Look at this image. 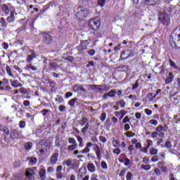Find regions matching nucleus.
Wrapping results in <instances>:
<instances>
[{"instance_id":"obj_1","label":"nucleus","mask_w":180,"mask_h":180,"mask_svg":"<svg viewBox=\"0 0 180 180\" xmlns=\"http://www.w3.org/2000/svg\"><path fill=\"white\" fill-rule=\"evenodd\" d=\"M157 11L158 16V19L160 21V23H162L164 26H168L169 23H171L170 15L171 12H172V8L165 7L162 9L161 7L158 6Z\"/></svg>"},{"instance_id":"obj_2","label":"nucleus","mask_w":180,"mask_h":180,"mask_svg":"<svg viewBox=\"0 0 180 180\" xmlns=\"http://www.w3.org/2000/svg\"><path fill=\"white\" fill-rule=\"evenodd\" d=\"M88 16V9L84 6H79L76 8V17L77 19H84Z\"/></svg>"},{"instance_id":"obj_3","label":"nucleus","mask_w":180,"mask_h":180,"mask_svg":"<svg viewBox=\"0 0 180 180\" xmlns=\"http://www.w3.org/2000/svg\"><path fill=\"white\" fill-rule=\"evenodd\" d=\"M89 27L91 29V30H98L99 27H101V21L98 19V18H91L89 20L88 22Z\"/></svg>"},{"instance_id":"obj_4","label":"nucleus","mask_w":180,"mask_h":180,"mask_svg":"<svg viewBox=\"0 0 180 180\" xmlns=\"http://www.w3.org/2000/svg\"><path fill=\"white\" fill-rule=\"evenodd\" d=\"M46 150V140L42 139L39 142L37 145V153L38 155H43L44 154V151Z\"/></svg>"},{"instance_id":"obj_5","label":"nucleus","mask_w":180,"mask_h":180,"mask_svg":"<svg viewBox=\"0 0 180 180\" xmlns=\"http://www.w3.org/2000/svg\"><path fill=\"white\" fill-rule=\"evenodd\" d=\"M86 86H87L88 89H92V91H95V89H96V92L98 94H103V89L102 87V84H100V85L88 84Z\"/></svg>"},{"instance_id":"obj_6","label":"nucleus","mask_w":180,"mask_h":180,"mask_svg":"<svg viewBox=\"0 0 180 180\" xmlns=\"http://www.w3.org/2000/svg\"><path fill=\"white\" fill-rule=\"evenodd\" d=\"M171 38L172 39V40H177V41H179L180 27L178 28V27H177L173 30V32H172V34H171Z\"/></svg>"},{"instance_id":"obj_7","label":"nucleus","mask_w":180,"mask_h":180,"mask_svg":"<svg viewBox=\"0 0 180 180\" xmlns=\"http://www.w3.org/2000/svg\"><path fill=\"white\" fill-rule=\"evenodd\" d=\"M15 9L13 7H9L6 4H3L1 6V11L5 16L9 15V13Z\"/></svg>"},{"instance_id":"obj_8","label":"nucleus","mask_w":180,"mask_h":180,"mask_svg":"<svg viewBox=\"0 0 180 180\" xmlns=\"http://www.w3.org/2000/svg\"><path fill=\"white\" fill-rule=\"evenodd\" d=\"M20 136H22V131L18 129H13L10 132V136L12 140H16V139H19Z\"/></svg>"},{"instance_id":"obj_9","label":"nucleus","mask_w":180,"mask_h":180,"mask_svg":"<svg viewBox=\"0 0 180 180\" xmlns=\"http://www.w3.org/2000/svg\"><path fill=\"white\" fill-rule=\"evenodd\" d=\"M16 15H18V13L15 12V9H13V11L10 13V15L6 18L7 22L8 23L15 22V19H16Z\"/></svg>"},{"instance_id":"obj_10","label":"nucleus","mask_w":180,"mask_h":180,"mask_svg":"<svg viewBox=\"0 0 180 180\" xmlns=\"http://www.w3.org/2000/svg\"><path fill=\"white\" fill-rule=\"evenodd\" d=\"M34 175H36V173L34 172V170H33V169L28 168L26 169L25 176L27 178H29L30 179H33L34 178Z\"/></svg>"},{"instance_id":"obj_11","label":"nucleus","mask_w":180,"mask_h":180,"mask_svg":"<svg viewBox=\"0 0 180 180\" xmlns=\"http://www.w3.org/2000/svg\"><path fill=\"white\" fill-rule=\"evenodd\" d=\"M10 82L11 86H13V88H22V86H23V84L19 83L18 80L10 79Z\"/></svg>"},{"instance_id":"obj_12","label":"nucleus","mask_w":180,"mask_h":180,"mask_svg":"<svg viewBox=\"0 0 180 180\" xmlns=\"http://www.w3.org/2000/svg\"><path fill=\"white\" fill-rule=\"evenodd\" d=\"M86 172V169L85 167H81L79 169V172L77 174V179H82V177L84 176V175H85Z\"/></svg>"},{"instance_id":"obj_13","label":"nucleus","mask_w":180,"mask_h":180,"mask_svg":"<svg viewBox=\"0 0 180 180\" xmlns=\"http://www.w3.org/2000/svg\"><path fill=\"white\" fill-rule=\"evenodd\" d=\"M89 44V40L80 41V45L78 47H80L83 49L88 50V45Z\"/></svg>"},{"instance_id":"obj_14","label":"nucleus","mask_w":180,"mask_h":180,"mask_svg":"<svg viewBox=\"0 0 180 180\" xmlns=\"http://www.w3.org/2000/svg\"><path fill=\"white\" fill-rule=\"evenodd\" d=\"M94 151L96 152L97 158L98 161H101V157H102L101 152V148H99V146L96 145L94 148Z\"/></svg>"},{"instance_id":"obj_15","label":"nucleus","mask_w":180,"mask_h":180,"mask_svg":"<svg viewBox=\"0 0 180 180\" xmlns=\"http://www.w3.org/2000/svg\"><path fill=\"white\" fill-rule=\"evenodd\" d=\"M0 27H2V29H6L8 27V23L6 22V20H5L4 18H0Z\"/></svg>"},{"instance_id":"obj_16","label":"nucleus","mask_w":180,"mask_h":180,"mask_svg":"<svg viewBox=\"0 0 180 180\" xmlns=\"http://www.w3.org/2000/svg\"><path fill=\"white\" fill-rule=\"evenodd\" d=\"M27 160L29 161V165H34L37 162V158L34 157L27 158Z\"/></svg>"},{"instance_id":"obj_17","label":"nucleus","mask_w":180,"mask_h":180,"mask_svg":"<svg viewBox=\"0 0 180 180\" xmlns=\"http://www.w3.org/2000/svg\"><path fill=\"white\" fill-rule=\"evenodd\" d=\"M36 58V55L34 53H32L31 55H28L27 57V64H32V61Z\"/></svg>"},{"instance_id":"obj_18","label":"nucleus","mask_w":180,"mask_h":180,"mask_svg":"<svg viewBox=\"0 0 180 180\" xmlns=\"http://www.w3.org/2000/svg\"><path fill=\"white\" fill-rule=\"evenodd\" d=\"M87 169L89 171V172H95L96 167L94 163H89L87 165Z\"/></svg>"},{"instance_id":"obj_19","label":"nucleus","mask_w":180,"mask_h":180,"mask_svg":"<svg viewBox=\"0 0 180 180\" xmlns=\"http://www.w3.org/2000/svg\"><path fill=\"white\" fill-rule=\"evenodd\" d=\"M58 160V153H53L51 158V164H56V162H57Z\"/></svg>"},{"instance_id":"obj_20","label":"nucleus","mask_w":180,"mask_h":180,"mask_svg":"<svg viewBox=\"0 0 180 180\" xmlns=\"http://www.w3.org/2000/svg\"><path fill=\"white\" fill-rule=\"evenodd\" d=\"M172 79H174V75L170 72H169L168 77L165 79L166 84H171V82H172Z\"/></svg>"},{"instance_id":"obj_21","label":"nucleus","mask_w":180,"mask_h":180,"mask_svg":"<svg viewBox=\"0 0 180 180\" xmlns=\"http://www.w3.org/2000/svg\"><path fill=\"white\" fill-rule=\"evenodd\" d=\"M39 176L41 179L45 180L46 179V169H40L39 170Z\"/></svg>"},{"instance_id":"obj_22","label":"nucleus","mask_w":180,"mask_h":180,"mask_svg":"<svg viewBox=\"0 0 180 180\" xmlns=\"http://www.w3.org/2000/svg\"><path fill=\"white\" fill-rule=\"evenodd\" d=\"M79 123H80L82 127L85 126L86 124V123H89L88 118L86 117H82L79 121Z\"/></svg>"},{"instance_id":"obj_23","label":"nucleus","mask_w":180,"mask_h":180,"mask_svg":"<svg viewBox=\"0 0 180 180\" xmlns=\"http://www.w3.org/2000/svg\"><path fill=\"white\" fill-rule=\"evenodd\" d=\"M175 41H178V39H170V46L171 47H172L173 49H179V47H178V46H176V43Z\"/></svg>"},{"instance_id":"obj_24","label":"nucleus","mask_w":180,"mask_h":180,"mask_svg":"<svg viewBox=\"0 0 180 180\" xmlns=\"http://www.w3.org/2000/svg\"><path fill=\"white\" fill-rule=\"evenodd\" d=\"M26 68L27 70H32V71H36L37 70V68H36V66H34L33 65H32V63H28L26 65Z\"/></svg>"},{"instance_id":"obj_25","label":"nucleus","mask_w":180,"mask_h":180,"mask_svg":"<svg viewBox=\"0 0 180 180\" xmlns=\"http://www.w3.org/2000/svg\"><path fill=\"white\" fill-rule=\"evenodd\" d=\"M78 101V98H72L70 101H68V105H70L72 108H74L75 106V102Z\"/></svg>"},{"instance_id":"obj_26","label":"nucleus","mask_w":180,"mask_h":180,"mask_svg":"<svg viewBox=\"0 0 180 180\" xmlns=\"http://www.w3.org/2000/svg\"><path fill=\"white\" fill-rule=\"evenodd\" d=\"M6 71L8 75H9V77H11L12 78H15L13 74L12 73V70H11V67L6 66Z\"/></svg>"},{"instance_id":"obj_27","label":"nucleus","mask_w":180,"mask_h":180,"mask_svg":"<svg viewBox=\"0 0 180 180\" xmlns=\"http://www.w3.org/2000/svg\"><path fill=\"white\" fill-rule=\"evenodd\" d=\"M46 44H50L53 41V37L50 34H46Z\"/></svg>"},{"instance_id":"obj_28","label":"nucleus","mask_w":180,"mask_h":180,"mask_svg":"<svg viewBox=\"0 0 180 180\" xmlns=\"http://www.w3.org/2000/svg\"><path fill=\"white\" fill-rule=\"evenodd\" d=\"M88 129H89V122L86 123L84 126V127H83L82 129V133L83 134H85V133H86V131H88Z\"/></svg>"},{"instance_id":"obj_29","label":"nucleus","mask_w":180,"mask_h":180,"mask_svg":"<svg viewBox=\"0 0 180 180\" xmlns=\"http://www.w3.org/2000/svg\"><path fill=\"white\" fill-rule=\"evenodd\" d=\"M149 153L151 155H155V154H158V150L155 149V148H151L149 150Z\"/></svg>"},{"instance_id":"obj_30","label":"nucleus","mask_w":180,"mask_h":180,"mask_svg":"<svg viewBox=\"0 0 180 180\" xmlns=\"http://www.w3.org/2000/svg\"><path fill=\"white\" fill-rule=\"evenodd\" d=\"M55 101L56 102H58V103H61V102H64V98H63V96L58 95Z\"/></svg>"},{"instance_id":"obj_31","label":"nucleus","mask_w":180,"mask_h":180,"mask_svg":"<svg viewBox=\"0 0 180 180\" xmlns=\"http://www.w3.org/2000/svg\"><path fill=\"white\" fill-rule=\"evenodd\" d=\"M81 89V85L76 84L73 86L74 92H78Z\"/></svg>"},{"instance_id":"obj_32","label":"nucleus","mask_w":180,"mask_h":180,"mask_svg":"<svg viewBox=\"0 0 180 180\" xmlns=\"http://www.w3.org/2000/svg\"><path fill=\"white\" fill-rule=\"evenodd\" d=\"M129 53H130V50H126V51H123L121 53V58H124V56H129Z\"/></svg>"},{"instance_id":"obj_33","label":"nucleus","mask_w":180,"mask_h":180,"mask_svg":"<svg viewBox=\"0 0 180 180\" xmlns=\"http://www.w3.org/2000/svg\"><path fill=\"white\" fill-rule=\"evenodd\" d=\"M25 147L27 150H31L33 147V143L32 142H27L25 143Z\"/></svg>"},{"instance_id":"obj_34","label":"nucleus","mask_w":180,"mask_h":180,"mask_svg":"<svg viewBox=\"0 0 180 180\" xmlns=\"http://www.w3.org/2000/svg\"><path fill=\"white\" fill-rule=\"evenodd\" d=\"M63 164H65L67 165V167H71V165L72 164V161L71 160V159H68L66 160H65Z\"/></svg>"},{"instance_id":"obj_35","label":"nucleus","mask_w":180,"mask_h":180,"mask_svg":"<svg viewBox=\"0 0 180 180\" xmlns=\"http://www.w3.org/2000/svg\"><path fill=\"white\" fill-rule=\"evenodd\" d=\"M110 98H113L116 95V91L110 90L108 93H107Z\"/></svg>"},{"instance_id":"obj_36","label":"nucleus","mask_w":180,"mask_h":180,"mask_svg":"<svg viewBox=\"0 0 180 180\" xmlns=\"http://www.w3.org/2000/svg\"><path fill=\"white\" fill-rule=\"evenodd\" d=\"M112 146L114 147H120V143H119V141H117V140H116L115 138H113Z\"/></svg>"},{"instance_id":"obj_37","label":"nucleus","mask_w":180,"mask_h":180,"mask_svg":"<svg viewBox=\"0 0 180 180\" xmlns=\"http://www.w3.org/2000/svg\"><path fill=\"white\" fill-rule=\"evenodd\" d=\"M141 168L145 171H150V169H151V166L150 165H142Z\"/></svg>"},{"instance_id":"obj_38","label":"nucleus","mask_w":180,"mask_h":180,"mask_svg":"<svg viewBox=\"0 0 180 180\" xmlns=\"http://www.w3.org/2000/svg\"><path fill=\"white\" fill-rule=\"evenodd\" d=\"M165 147H166V148H171L172 147V142H171V141H166Z\"/></svg>"},{"instance_id":"obj_39","label":"nucleus","mask_w":180,"mask_h":180,"mask_svg":"<svg viewBox=\"0 0 180 180\" xmlns=\"http://www.w3.org/2000/svg\"><path fill=\"white\" fill-rule=\"evenodd\" d=\"M77 147H78V145H70L68 146V150H69L70 151H74V150H75Z\"/></svg>"},{"instance_id":"obj_40","label":"nucleus","mask_w":180,"mask_h":180,"mask_svg":"<svg viewBox=\"0 0 180 180\" xmlns=\"http://www.w3.org/2000/svg\"><path fill=\"white\" fill-rule=\"evenodd\" d=\"M68 142L70 143V144L77 145V141H75V139L74 138H69Z\"/></svg>"},{"instance_id":"obj_41","label":"nucleus","mask_w":180,"mask_h":180,"mask_svg":"<svg viewBox=\"0 0 180 180\" xmlns=\"http://www.w3.org/2000/svg\"><path fill=\"white\" fill-rule=\"evenodd\" d=\"M169 63L170 64V67H172V68H178V66H176L175 62L172 61L171 59L169 60Z\"/></svg>"},{"instance_id":"obj_42","label":"nucleus","mask_w":180,"mask_h":180,"mask_svg":"<svg viewBox=\"0 0 180 180\" xmlns=\"http://www.w3.org/2000/svg\"><path fill=\"white\" fill-rule=\"evenodd\" d=\"M116 105H120L121 108H124L126 102L124 101H120L116 103Z\"/></svg>"},{"instance_id":"obj_43","label":"nucleus","mask_w":180,"mask_h":180,"mask_svg":"<svg viewBox=\"0 0 180 180\" xmlns=\"http://www.w3.org/2000/svg\"><path fill=\"white\" fill-rule=\"evenodd\" d=\"M19 91L20 94H23L24 95H27V90H26L25 89V87H21L20 89H19Z\"/></svg>"},{"instance_id":"obj_44","label":"nucleus","mask_w":180,"mask_h":180,"mask_svg":"<svg viewBox=\"0 0 180 180\" xmlns=\"http://www.w3.org/2000/svg\"><path fill=\"white\" fill-rule=\"evenodd\" d=\"M126 178H127V180L133 179V174L130 172H127Z\"/></svg>"},{"instance_id":"obj_45","label":"nucleus","mask_w":180,"mask_h":180,"mask_svg":"<svg viewBox=\"0 0 180 180\" xmlns=\"http://www.w3.org/2000/svg\"><path fill=\"white\" fill-rule=\"evenodd\" d=\"M85 50H86V49H84V48H81L80 46H77V51H78L79 54H84V53H85Z\"/></svg>"},{"instance_id":"obj_46","label":"nucleus","mask_w":180,"mask_h":180,"mask_svg":"<svg viewBox=\"0 0 180 180\" xmlns=\"http://www.w3.org/2000/svg\"><path fill=\"white\" fill-rule=\"evenodd\" d=\"M26 126V122L25 121H20L19 123V127L20 129H25V127Z\"/></svg>"},{"instance_id":"obj_47","label":"nucleus","mask_w":180,"mask_h":180,"mask_svg":"<svg viewBox=\"0 0 180 180\" xmlns=\"http://www.w3.org/2000/svg\"><path fill=\"white\" fill-rule=\"evenodd\" d=\"M89 148H87V146H86L82 151H80V153L81 154H87V153H89Z\"/></svg>"},{"instance_id":"obj_48","label":"nucleus","mask_w":180,"mask_h":180,"mask_svg":"<svg viewBox=\"0 0 180 180\" xmlns=\"http://www.w3.org/2000/svg\"><path fill=\"white\" fill-rule=\"evenodd\" d=\"M130 57H134V53L133 52L129 51L128 55L125 58H123V60H127V58Z\"/></svg>"},{"instance_id":"obj_49","label":"nucleus","mask_w":180,"mask_h":180,"mask_svg":"<svg viewBox=\"0 0 180 180\" xmlns=\"http://www.w3.org/2000/svg\"><path fill=\"white\" fill-rule=\"evenodd\" d=\"M2 131H4L7 136H9V129L8 127H4Z\"/></svg>"},{"instance_id":"obj_50","label":"nucleus","mask_w":180,"mask_h":180,"mask_svg":"<svg viewBox=\"0 0 180 180\" xmlns=\"http://www.w3.org/2000/svg\"><path fill=\"white\" fill-rule=\"evenodd\" d=\"M101 88H103V92H105V91L108 92L109 91V87L105 84H101Z\"/></svg>"},{"instance_id":"obj_51","label":"nucleus","mask_w":180,"mask_h":180,"mask_svg":"<svg viewBox=\"0 0 180 180\" xmlns=\"http://www.w3.org/2000/svg\"><path fill=\"white\" fill-rule=\"evenodd\" d=\"M99 140L100 141H101L102 143H106V141H108V139H106V137L103 136H99Z\"/></svg>"},{"instance_id":"obj_52","label":"nucleus","mask_w":180,"mask_h":180,"mask_svg":"<svg viewBox=\"0 0 180 180\" xmlns=\"http://www.w3.org/2000/svg\"><path fill=\"white\" fill-rule=\"evenodd\" d=\"M149 123H150V124H153L154 126H157L158 124V121H157V120H150Z\"/></svg>"},{"instance_id":"obj_53","label":"nucleus","mask_w":180,"mask_h":180,"mask_svg":"<svg viewBox=\"0 0 180 180\" xmlns=\"http://www.w3.org/2000/svg\"><path fill=\"white\" fill-rule=\"evenodd\" d=\"M98 4L101 6V8H103L105 6V0H98Z\"/></svg>"},{"instance_id":"obj_54","label":"nucleus","mask_w":180,"mask_h":180,"mask_svg":"<svg viewBox=\"0 0 180 180\" xmlns=\"http://www.w3.org/2000/svg\"><path fill=\"white\" fill-rule=\"evenodd\" d=\"M105 120H106V112H102L101 120V122H105Z\"/></svg>"},{"instance_id":"obj_55","label":"nucleus","mask_w":180,"mask_h":180,"mask_svg":"<svg viewBox=\"0 0 180 180\" xmlns=\"http://www.w3.org/2000/svg\"><path fill=\"white\" fill-rule=\"evenodd\" d=\"M145 113H146V115H148V116H150V115L153 114V111L148 108H146L144 110Z\"/></svg>"},{"instance_id":"obj_56","label":"nucleus","mask_w":180,"mask_h":180,"mask_svg":"<svg viewBox=\"0 0 180 180\" xmlns=\"http://www.w3.org/2000/svg\"><path fill=\"white\" fill-rule=\"evenodd\" d=\"M101 167L103 169H108V164H106V162H101Z\"/></svg>"},{"instance_id":"obj_57","label":"nucleus","mask_w":180,"mask_h":180,"mask_svg":"<svg viewBox=\"0 0 180 180\" xmlns=\"http://www.w3.org/2000/svg\"><path fill=\"white\" fill-rule=\"evenodd\" d=\"M129 122H130V118H129V116H126L122 120V123L124 124L129 123Z\"/></svg>"},{"instance_id":"obj_58","label":"nucleus","mask_w":180,"mask_h":180,"mask_svg":"<svg viewBox=\"0 0 180 180\" xmlns=\"http://www.w3.org/2000/svg\"><path fill=\"white\" fill-rule=\"evenodd\" d=\"M86 53L91 56H95V50L94 49H91L90 51H87Z\"/></svg>"},{"instance_id":"obj_59","label":"nucleus","mask_w":180,"mask_h":180,"mask_svg":"<svg viewBox=\"0 0 180 180\" xmlns=\"http://www.w3.org/2000/svg\"><path fill=\"white\" fill-rule=\"evenodd\" d=\"M48 84H49L51 88H54L56 86V82L51 81V80H48Z\"/></svg>"},{"instance_id":"obj_60","label":"nucleus","mask_w":180,"mask_h":180,"mask_svg":"<svg viewBox=\"0 0 180 180\" xmlns=\"http://www.w3.org/2000/svg\"><path fill=\"white\" fill-rule=\"evenodd\" d=\"M128 150L130 153V155H131V154H133L132 151L133 150H134V146L133 145H130L129 147H128Z\"/></svg>"},{"instance_id":"obj_61","label":"nucleus","mask_w":180,"mask_h":180,"mask_svg":"<svg viewBox=\"0 0 180 180\" xmlns=\"http://www.w3.org/2000/svg\"><path fill=\"white\" fill-rule=\"evenodd\" d=\"M12 109H13L14 112H16V110H18V108H19V103H18V105L16 104H13L11 106Z\"/></svg>"},{"instance_id":"obj_62","label":"nucleus","mask_w":180,"mask_h":180,"mask_svg":"<svg viewBox=\"0 0 180 180\" xmlns=\"http://www.w3.org/2000/svg\"><path fill=\"white\" fill-rule=\"evenodd\" d=\"M164 130V127L162 125H159L158 127H156V131H162Z\"/></svg>"},{"instance_id":"obj_63","label":"nucleus","mask_w":180,"mask_h":180,"mask_svg":"<svg viewBox=\"0 0 180 180\" xmlns=\"http://www.w3.org/2000/svg\"><path fill=\"white\" fill-rule=\"evenodd\" d=\"M126 174V169H124L120 171V173L119 174L120 176H124V174Z\"/></svg>"},{"instance_id":"obj_64","label":"nucleus","mask_w":180,"mask_h":180,"mask_svg":"<svg viewBox=\"0 0 180 180\" xmlns=\"http://www.w3.org/2000/svg\"><path fill=\"white\" fill-rule=\"evenodd\" d=\"M124 160H125L124 165L127 167L130 164V159L126 158Z\"/></svg>"}]
</instances>
